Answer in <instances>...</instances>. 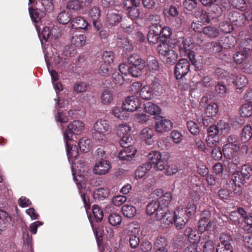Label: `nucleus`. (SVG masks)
I'll list each match as a JSON object with an SVG mask.
<instances>
[{"mask_svg": "<svg viewBox=\"0 0 252 252\" xmlns=\"http://www.w3.org/2000/svg\"><path fill=\"white\" fill-rule=\"evenodd\" d=\"M252 172V169L249 165H244L241 172L235 171L231 176V180L235 185L239 186L240 183L244 184L245 180L249 179Z\"/></svg>", "mask_w": 252, "mask_h": 252, "instance_id": "nucleus-7", "label": "nucleus"}, {"mask_svg": "<svg viewBox=\"0 0 252 252\" xmlns=\"http://www.w3.org/2000/svg\"><path fill=\"white\" fill-rule=\"evenodd\" d=\"M240 147L238 145H230L226 144L223 148L224 157L228 159L239 158L238 156Z\"/></svg>", "mask_w": 252, "mask_h": 252, "instance_id": "nucleus-12", "label": "nucleus"}, {"mask_svg": "<svg viewBox=\"0 0 252 252\" xmlns=\"http://www.w3.org/2000/svg\"><path fill=\"white\" fill-rule=\"evenodd\" d=\"M147 38L148 41L153 44H157L159 42L162 44V39L160 38V36L158 34L149 32Z\"/></svg>", "mask_w": 252, "mask_h": 252, "instance_id": "nucleus-57", "label": "nucleus"}, {"mask_svg": "<svg viewBox=\"0 0 252 252\" xmlns=\"http://www.w3.org/2000/svg\"><path fill=\"white\" fill-rule=\"evenodd\" d=\"M124 149L121 150L118 155L120 159L123 160H130L135 156L136 149L133 146H124Z\"/></svg>", "mask_w": 252, "mask_h": 252, "instance_id": "nucleus-14", "label": "nucleus"}, {"mask_svg": "<svg viewBox=\"0 0 252 252\" xmlns=\"http://www.w3.org/2000/svg\"><path fill=\"white\" fill-rule=\"evenodd\" d=\"M134 141L133 138L128 134L121 138L120 144L122 147L133 146L132 144L134 143Z\"/></svg>", "mask_w": 252, "mask_h": 252, "instance_id": "nucleus-55", "label": "nucleus"}, {"mask_svg": "<svg viewBox=\"0 0 252 252\" xmlns=\"http://www.w3.org/2000/svg\"><path fill=\"white\" fill-rule=\"evenodd\" d=\"M150 87L153 92L158 94L161 92L162 85L160 84V80L157 78H155L150 85Z\"/></svg>", "mask_w": 252, "mask_h": 252, "instance_id": "nucleus-56", "label": "nucleus"}, {"mask_svg": "<svg viewBox=\"0 0 252 252\" xmlns=\"http://www.w3.org/2000/svg\"><path fill=\"white\" fill-rule=\"evenodd\" d=\"M218 112V105L214 102L210 103L205 109V113L208 117L215 116Z\"/></svg>", "mask_w": 252, "mask_h": 252, "instance_id": "nucleus-43", "label": "nucleus"}, {"mask_svg": "<svg viewBox=\"0 0 252 252\" xmlns=\"http://www.w3.org/2000/svg\"><path fill=\"white\" fill-rule=\"evenodd\" d=\"M206 49L210 52L217 53L220 52L222 48L220 42H212L206 44Z\"/></svg>", "mask_w": 252, "mask_h": 252, "instance_id": "nucleus-38", "label": "nucleus"}, {"mask_svg": "<svg viewBox=\"0 0 252 252\" xmlns=\"http://www.w3.org/2000/svg\"><path fill=\"white\" fill-rule=\"evenodd\" d=\"M80 150L84 153H87L91 147V140L87 138H83L78 143Z\"/></svg>", "mask_w": 252, "mask_h": 252, "instance_id": "nucleus-44", "label": "nucleus"}, {"mask_svg": "<svg viewBox=\"0 0 252 252\" xmlns=\"http://www.w3.org/2000/svg\"><path fill=\"white\" fill-rule=\"evenodd\" d=\"M29 11L32 21L35 23H38L46 14L45 10L37 8L29 7Z\"/></svg>", "mask_w": 252, "mask_h": 252, "instance_id": "nucleus-18", "label": "nucleus"}, {"mask_svg": "<svg viewBox=\"0 0 252 252\" xmlns=\"http://www.w3.org/2000/svg\"><path fill=\"white\" fill-rule=\"evenodd\" d=\"M228 17L230 21L237 26H242L246 20V16L238 11L230 12Z\"/></svg>", "mask_w": 252, "mask_h": 252, "instance_id": "nucleus-13", "label": "nucleus"}, {"mask_svg": "<svg viewBox=\"0 0 252 252\" xmlns=\"http://www.w3.org/2000/svg\"><path fill=\"white\" fill-rule=\"evenodd\" d=\"M175 46H178L182 55L186 56V53L191 49L193 45L190 38L185 39L181 37L177 42H174V47Z\"/></svg>", "mask_w": 252, "mask_h": 252, "instance_id": "nucleus-11", "label": "nucleus"}, {"mask_svg": "<svg viewBox=\"0 0 252 252\" xmlns=\"http://www.w3.org/2000/svg\"><path fill=\"white\" fill-rule=\"evenodd\" d=\"M195 17L198 19V22L202 24L208 23L210 22V19L205 11L199 10L195 12Z\"/></svg>", "mask_w": 252, "mask_h": 252, "instance_id": "nucleus-40", "label": "nucleus"}, {"mask_svg": "<svg viewBox=\"0 0 252 252\" xmlns=\"http://www.w3.org/2000/svg\"><path fill=\"white\" fill-rule=\"evenodd\" d=\"M184 234L188 238L190 244H196L198 246L201 236L195 230H193L191 227H188L185 229Z\"/></svg>", "mask_w": 252, "mask_h": 252, "instance_id": "nucleus-20", "label": "nucleus"}, {"mask_svg": "<svg viewBox=\"0 0 252 252\" xmlns=\"http://www.w3.org/2000/svg\"><path fill=\"white\" fill-rule=\"evenodd\" d=\"M114 57L111 51H105L102 55V60L105 63L110 64L113 63Z\"/></svg>", "mask_w": 252, "mask_h": 252, "instance_id": "nucleus-61", "label": "nucleus"}, {"mask_svg": "<svg viewBox=\"0 0 252 252\" xmlns=\"http://www.w3.org/2000/svg\"><path fill=\"white\" fill-rule=\"evenodd\" d=\"M249 56V53L245 50H240L236 52L233 55V59L236 63L238 64L241 63L245 60L247 59Z\"/></svg>", "mask_w": 252, "mask_h": 252, "instance_id": "nucleus-31", "label": "nucleus"}, {"mask_svg": "<svg viewBox=\"0 0 252 252\" xmlns=\"http://www.w3.org/2000/svg\"><path fill=\"white\" fill-rule=\"evenodd\" d=\"M113 99V94L111 92L108 90H104L101 96V101L104 104H108Z\"/></svg>", "mask_w": 252, "mask_h": 252, "instance_id": "nucleus-45", "label": "nucleus"}, {"mask_svg": "<svg viewBox=\"0 0 252 252\" xmlns=\"http://www.w3.org/2000/svg\"><path fill=\"white\" fill-rule=\"evenodd\" d=\"M220 41L222 49H229L235 45V38L232 36L221 37Z\"/></svg>", "mask_w": 252, "mask_h": 252, "instance_id": "nucleus-26", "label": "nucleus"}, {"mask_svg": "<svg viewBox=\"0 0 252 252\" xmlns=\"http://www.w3.org/2000/svg\"><path fill=\"white\" fill-rule=\"evenodd\" d=\"M88 85L84 82H78L76 83L73 87L74 92L81 93L85 92L87 89Z\"/></svg>", "mask_w": 252, "mask_h": 252, "instance_id": "nucleus-63", "label": "nucleus"}, {"mask_svg": "<svg viewBox=\"0 0 252 252\" xmlns=\"http://www.w3.org/2000/svg\"><path fill=\"white\" fill-rule=\"evenodd\" d=\"M144 110L146 113L156 116H158L161 113L160 108L152 102L144 103Z\"/></svg>", "mask_w": 252, "mask_h": 252, "instance_id": "nucleus-23", "label": "nucleus"}, {"mask_svg": "<svg viewBox=\"0 0 252 252\" xmlns=\"http://www.w3.org/2000/svg\"><path fill=\"white\" fill-rule=\"evenodd\" d=\"M101 12L99 9L94 6L93 7L89 12L90 17L93 20H98L100 16Z\"/></svg>", "mask_w": 252, "mask_h": 252, "instance_id": "nucleus-60", "label": "nucleus"}, {"mask_svg": "<svg viewBox=\"0 0 252 252\" xmlns=\"http://www.w3.org/2000/svg\"><path fill=\"white\" fill-rule=\"evenodd\" d=\"M84 128V124L80 121H74L68 125L65 130H64L63 127L64 140H70L73 134H80L83 131Z\"/></svg>", "mask_w": 252, "mask_h": 252, "instance_id": "nucleus-5", "label": "nucleus"}, {"mask_svg": "<svg viewBox=\"0 0 252 252\" xmlns=\"http://www.w3.org/2000/svg\"><path fill=\"white\" fill-rule=\"evenodd\" d=\"M130 130V127L127 125H120L117 129V133L121 138L128 134Z\"/></svg>", "mask_w": 252, "mask_h": 252, "instance_id": "nucleus-52", "label": "nucleus"}, {"mask_svg": "<svg viewBox=\"0 0 252 252\" xmlns=\"http://www.w3.org/2000/svg\"><path fill=\"white\" fill-rule=\"evenodd\" d=\"M92 212L95 220L96 222L101 221L103 217V213L99 206L97 205H94Z\"/></svg>", "mask_w": 252, "mask_h": 252, "instance_id": "nucleus-47", "label": "nucleus"}, {"mask_svg": "<svg viewBox=\"0 0 252 252\" xmlns=\"http://www.w3.org/2000/svg\"><path fill=\"white\" fill-rule=\"evenodd\" d=\"M160 38L162 39V44L159 43L158 46V53L166 57V62L172 64L173 55V43L172 38V30L169 27H163Z\"/></svg>", "mask_w": 252, "mask_h": 252, "instance_id": "nucleus-1", "label": "nucleus"}, {"mask_svg": "<svg viewBox=\"0 0 252 252\" xmlns=\"http://www.w3.org/2000/svg\"><path fill=\"white\" fill-rule=\"evenodd\" d=\"M183 5L185 10L190 11L196 6L197 2L196 0H185Z\"/></svg>", "mask_w": 252, "mask_h": 252, "instance_id": "nucleus-59", "label": "nucleus"}, {"mask_svg": "<svg viewBox=\"0 0 252 252\" xmlns=\"http://www.w3.org/2000/svg\"><path fill=\"white\" fill-rule=\"evenodd\" d=\"M211 216L209 211H203L198 225V231L201 233L206 232L209 238H211L212 235L215 236L217 228L215 221L210 219Z\"/></svg>", "mask_w": 252, "mask_h": 252, "instance_id": "nucleus-3", "label": "nucleus"}, {"mask_svg": "<svg viewBox=\"0 0 252 252\" xmlns=\"http://www.w3.org/2000/svg\"><path fill=\"white\" fill-rule=\"evenodd\" d=\"M152 92L150 86H145L140 89L139 95L143 99H149L151 98Z\"/></svg>", "mask_w": 252, "mask_h": 252, "instance_id": "nucleus-46", "label": "nucleus"}, {"mask_svg": "<svg viewBox=\"0 0 252 252\" xmlns=\"http://www.w3.org/2000/svg\"><path fill=\"white\" fill-rule=\"evenodd\" d=\"M65 141V146L67 152V155L69 159L75 158L78 155V151L77 147L76 145L70 146L68 141Z\"/></svg>", "mask_w": 252, "mask_h": 252, "instance_id": "nucleus-32", "label": "nucleus"}, {"mask_svg": "<svg viewBox=\"0 0 252 252\" xmlns=\"http://www.w3.org/2000/svg\"><path fill=\"white\" fill-rule=\"evenodd\" d=\"M233 83L237 89H241L247 85L248 80L244 75H239L235 77Z\"/></svg>", "mask_w": 252, "mask_h": 252, "instance_id": "nucleus-34", "label": "nucleus"}, {"mask_svg": "<svg viewBox=\"0 0 252 252\" xmlns=\"http://www.w3.org/2000/svg\"><path fill=\"white\" fill-rule=\"evenodd\" d=\"M118 45L121 48L125 49L127 51H131L132 49V47L130 44L129 41L125 37L118 38L117 40Z\"/></svg>", "mask_w": 252, "mask_h": 252, "instance_id": "nucleus-49", "label": "nucleus"}, {"mask_svg": "<svg viewBox=\"0 0 252 252\" xmlns=\"http://www.w3.org/2000/svg\"><path fill=\"white\" fill-rule=\"evenodd\" d=\"M140 106L139 99L136 96L127 97L123 102V107L127 111L133 112L137 110Z\"/></svg>", "mask_w": 252, "mask_h": 252, "instance_id": "nucleus-10", "label": "nucleus"}, {"mask_svg": "<svg viewBox=\"0 0 252 252\" xmlns=\"http://www.w3.org/2000/svg\"><path fill=\"white\" fill-rule=\"evenodd\" d=\"M220 243L218 244V246L227 247L229 245L230 247H232L231 242L233 241L231 235L226 233H222L220 236Z\"/></svg>", "mask_w": 252, "mask_h": 252, "instance_id": "nucleus-28", "label": "nucleus"}, {"mask_svg": "<svg viewBox=\"0 0 252 252\" xmlns=\"http://www.w3.org/2000/svg\"><path fill=\"white\" fill-rule=\"evenodd\" d=\"M158 117H160V116H158ZM172 127V122L161 117H160V119L156 124V127L158 132L161 133L170 130Z\"/></svg>", "mask_w": 252, "mask_h": 252, "instance_id": "nucleus-17", "label": "nucleus"}, {"mask_svg": "<svg viewBox=\"0 0 252 252\" xmlns=\"http://www.w3.org/2000/svg\"><path fill=\"white\" fill-rule=\"evenodd\" d=\"M122 17L120 15L113 12H109L107 13L105 23L108 26H115L121 21Z\"/></svg>", "mask_w": 252, "mask_h": 252, "instance_id": "nucleus-21", "label": "nucleus"}, {"mask_svg": "<svg viewBox=\"0 0 252 252\" xmlns=\"http://www.w3.org/2000/svg\"><path fill=\"white\" fill-rule=\"evenodd\" d=\"M172 199V195L171 192H166L161 198L159 200V202H161V206L163 208L165 209L168 207L171 199Z\"/></svg>", "mask_w": 252, "mask_h": 252, "instance_id": "nucleus-51", "label": "nucleus"}, {"mask_svg": "<svg viewBox=\"0 0 252 252\" xmlns=\"http://www.w3.org/2000/svg\"><path fill=\"white\" fill-rule=\"evenodd\" d=\"M243 117H248L252 115V105L249 103L244 104L241 109Z\"/></svg>", "mask_w": 252, "mask_h": 252, "instance_id": "nucleus-53", "label": "nucleus"}, {"mask_svg": "<svg viewBox=\"0 0 252 252\" xmlns=\"http://www.w3.org/2000/svg\"><path fill=\"white\" fill-rule=\"evenodd\" d=\"M163 208L161 206V202L153 199L147 206L146 212L148 215H152L154 213H161Z\"/></svg>", "mask_w": 252, "mask_h": 252, "instance_id": "nucleus-19", "label": "nucleus"}, {"mask_svg": "<svg viewBox=\"0 0 252 252\" xmlns=\"http://www.w3.org/2000/svg\"><path fill=\"white\" fill-rule=\"evenodd\" d=\"M126 110L124 109V107H116L113 110V115L120 120H126L128 117Z\"/></svg>", "mask_w": 252, "mask_h": 252, "instance_id": "nucleus-33", "label": "nucleus"}, {"mask_svg": "<svg viewBox=\"0 0 252 252\" xmlns=\"http://www.w3.org/2000/svg\"><path fill=\"white\" fill-rule=\"evenodd\" d=\"M70 15V11H63L59 14L57 20L60 23L64 25L71 20Z\"/></svg>", "mask_w": 252, "mask_h": 252, "instance_id": "nucleus-35", "label": "nucleus"}, {"mask_svg": "<svg viewBox=\"0 0 252 252\" xmlns=\"http://www.w3.org/2000/svg\"><path fill=\"white\" fill-rule=\"evenodd\" d=\"M111 168V164L108 160H100L95 163L93 172L95 174L104 175L110 171Z\"/></svg>", "mask_w": 252, "mask_h": 252, "instance_id": "nucleus-9", "label": "nucleus"}, {"mask_svg": "<svg viewBox=\"0 0 252 252\" xmlns=\"http://www.w3.org/2000/svg\"><path fill=\"white\" fill-rule=\"evenodd\" d=\"M95 132L93 134V137L99 141H105V133L109 131V125L108 122L105 120H98L94 124Z\"/></svg>", "mask_w": 252, "mask_h": 252, "instance_id": "nucleus-6", "label": "nucleus"}, {"mask_svg": "<svg viewBox=\"0 0 252 252\" xmlns=\"http://www.w3.org/2000/svg\"><path fill=\"white\" fill-rule=\"evenodd\" d=\"M190 63L187 59H181L177 63L174 69V74L176 75V79H179L180 78L184 77L188 72Z\"/></svg>", "mask_w": 252, "mask_h": 252, "instance_id": "nucleus-8", "label": "nucleus"}, {"mask_svg": "<svg viewBox=\"0 0 252 252\" xmlns=\"http://www.w3.org/2000/svg\"><path fill=\"white\" fill-rule=\"evenodd\" d=\"M195 87L196 89L202 90V87L209 88L214 85V82L212 78L208 75L203 77L201 81L196 83Z\"/></svg>", "mask_w": 252, "mask_h": 252, "instance_id": "nucleus-27", "label": "nucleus"}, {"mask_svg": "<svg viewBox=\"0 0 252 252\" xmlns=\"http://www.w3.org/2000/svg\"><path fill=\"white\" fill-rule=\"evenodd\" d=\"M154 136L155 131L154 129L150 127H145L143 129L140 134L141 139L148 145H151L154 143Z\"/></svg>", "mask_w": 252, "mask_h": 252, "instance_id": "nucleus-15", "label": "nucleus"}, {"mask_svg": "<svg viewBox=\"0 0 252 252\" xmlns=\"http://www.w3.org/2000/svg\"><path fill=\"white\" fill-rule=\"evenodd\" d=\"M187 126L189 131L193 135H197L199 132V129L197 124L193 121L187 123Z\"/></svg>", "mask_w": 252, "mask_h": 252, "instance_id": "nucleus-64", "label": "nucleus"}, {"mask_svg": "<svg viewBox=\"0 0 252 252\" xmlns=\"http://www.w3.org/2000/svg\"><path fill=\"white\" fill-rule=\"evenodd\" d=\"M203 32L207 36L211 38L217 37L219 34L218 29L214 27L208 26L203 29Z\"/></svg>", "mask_w": 252, "mask_h": 252, "instance_id": "nucleus-37", "label": "nucleus"}, {"mask_svg": "<svg viewBox=\"0 0 252 252\" xmlns=\"http://www.w3.org/2000/svg\"><path fill=\"white\" fill-rule=\"evenodd\" d=\"M109 194V190L107 188H100L94 191L93 197L95 200H102L107 198Z\"/></svg>", "mask_w": 252, "mask_h": 252, "instance_id": "nucleus-24", "label": "nucleus"}, {"mask_svg": "<svg viewBox=\"0 0 252 252\" xmlns=\"http://www.w3.org/2000/svg\"><path fill=\"white\" fill-rule=\"evenodd\" d=\"M151 169V163H144L142 166L139 167L135 171V176L136 178H141L146 175V174Z\"/></svg>", "mask_w": 252, "mask_h": 252, "instance_id": "nucleus-30", "label": "nucleus"}, {"mask_svg": "<svg viewBox=\"0 0 252 252\" xmlns=\"http://www.w3.org/2000/svg\"><path fill=\"white\" fill-rule=\"evenodd\" d=\"M231 159V160L227 164V167L229 171L233 174V172L238 171L237 169L240 164V158H235Z\"/></svg>", "mask_w": 252, "mask_h": 252, "instance_id": "nucleus-50", "label": "nucleus"}, {"mask_svg": "<svg viewBox=\"0 0 252 252\" xmlns=\"http://www.w3.org/2000/svg\"><path fill=\"white\" fill-rule=\"evenodd\" d=\"M71 23L72 28L75 29H86L89 25L88 22L81 16L73 18Z\"/></svg>", "mask_w": 252, "mask_h": 252, "instance_id": "nucleus-22", "label": "nucleus"}, {"mask_svg": "<svg viewBox=\"0 0 252 252\" xmlns=\"http://www.w3.org/2000/svg\"><path fill=\"white\" fill-rule=\"evenodd\" d=\"M217 126L219 129V131H220L224 134H227L230 128L229 124L222 120L219 121Z\"/></svg>", "mask_w": 252, "mask_h": 252, "instance_id": "nucleus-54", "label": "nucleus"}, {"mask_svg": "<svg viewBox=\"0 0 252 252\" xmlns=\"http://www.w3.org/2000/svg\"><path fill=\"white\" fill-rule=\"evenodd\" d=\"M129 63V74L133 77H138L144 71L145 62L137 55H132L128 58Z\"/></svg>", "mask_w": 252, "mask_h": 252, "instance_id": "nucleus-4", "label": "nucleus"}, {"mask_svg": "<svg viewBox=\"0 0 252 252\" xmlns=\"http://www.w3.org/2000/svg\"><path fill=\"white\" fill-rule=\"evenodd\" d=\"M163 156H165V155H162L161 158H159V160L153 165L154 168L157 171H162L165 169V167L167 166L168 161L167 159H168V157H167V158H165L162 157Z\"/></svg>", "mask_w": 252, "mask_h": 252, "instance_id": "nucleus-36", "label": "nucleus"}, {"mask_svg": "<svg viewBox=\"0 0 252 252\" xmlns=\"http://www.w3.org/2000/svg\"><path fill=\"white\" fill-rule=\"evenodd\" d=\"M122 217L117 213H113L109 215L108 221L112 226L119 227L122 222Z\"/></svg>", "mask_w": 252, "mask_h": 252, "instance_id": "nucleus-39", "label": "nucleus"}, {"mask_svg": "<svg viewBox=\"0 0 252 252\" xmlns=\"http://www.w3.org/2000/svg\"><path fill=\"white\" fill-rule=\"evenodd\" d=\"M157 220H161L166 227L172 225L173 222V214L172 212L168 211L165 212L163 214V212H161L160 214L157 213L155 216Z\"/></svg>", "mask_w": 252, "mask_h": 252, "instance_id": "nucleus-16", "label": "nucleus"}, {"mask_svg": "<svg viewBox=\"0 0 252 252\" xmlns=\"http://www.w3.org/2000/svg\"><path fill=\"white\" fill-rule=\"evenodd\" d=\"M147 20L150 23V25L160 24L161 22L160 16L155 14H150L147 18Z\"/></svg>", "mask_w": 252, "mask_h": 252, "instance_id": "nucleus-58", "label": "nucleus"}, {"mask_svg": "<svg viewBox=\"0 0 252 252\" xmlns=\"http://www.w3.org/2000/svg\"><path fill=\"white\" fill-rule=\"evenodd\" d=\"M252 137V127L247 125L244 127L240 134V140L243 143L249 141Z\"/></svg>", "mask_w": 252, "mask_h": 252, "instance_id": "nucleus-25", "label": "nucleus"}, {"mask_svg": "<svg viewBox=\"0 0 252 252\" xmlns=\"http://www.w3.org/2000/svg\"><path fill=\"white\" fill-rule=\"evenodd\" d=\"M71 42L75 46L81 47L86 43V37L83 34L75 35L72 36Z\"/></svg>", "mask_w": 252, "mask_h": 252, "instance_id": "nucleus-42", "label": "nucleus"}, {"mask_svg": "<svg viewBox=\"0 0 252 252\" xmlns=\"http://www.w3.org/2000/svg\"><path fill=\"white\" fill-rule=\"evenodd\" d=\"M161 154L158 151H153L148 153L147 158L150 160L149 162L146 163H151V167L155 164L159 158H161Z\"/></svg>", "mask_w": 252, "mask_h": 252, "instance_id": "nucleus-41", "label": "nucleus"}, {"mask_svg": "<svg viewBox=\"0 0 252 252\" xmlns=\"http://www.w3.org/2000/svg\"><path fill=\"white\" fill-rule=\"evenodd\" d=\"M122 211L124 215L129 218H133L136 214V208L131 205H124L122 208Z\"/></svg>", "mask_w": 252, "mask_h": 252, "instance_id": "nucleus-29", "label": "nucleus"}, {"mask_svg": "<svg viewBox=\"0 0 252 252\" xmlns=\"http://www.w3.org/2000/svg\"><path fill=\"white\" fill-rule=\"evenodd\" d=\"M127 8L128 9L127 15L131 20H135L139 17L140 11L138 9L136 8H131L130 6H128Z\"/></svg>", "mask_w": 252, "mask_h": 252, "instance_id": "nucleus-62", "label": "nucleus"}, {"mask_svg": "<svg viewBox=\"0 0 252 252\" xmlns=\"http://www.w3.org/2000/svg\"><path fill=\"white\" fill-rule=\"evenodd\" d=\"M196 209L194 203L190 202L187 205L185 209L184 205H180L176 208L174 211V224L177 229L182 228L187 222L188 219L185 215L190 216Z\"/></svg>", "mask_w": 252, "mask_h": 252, "instance_id": "nucleus-2", "label": "nucleus"}, {"mask_svg": "<svg viewBox=\"0 0 252 252\" xmlns=\"http://www.w3.org/2000/svg\"><path fill=\"white\" fill-rule=\"evenodd\" d=\"M219 28L220 31L224 33H229L233 31L232 25L226 21L221 22L220 23Z\"/></svg>", "mask_w": 252, "mask_h": 252, "instance_id": "nucleus-48", "label": "nucleus"}]
</instances>
